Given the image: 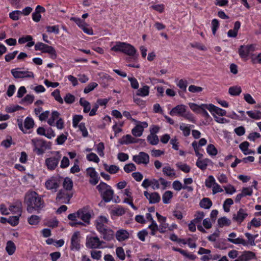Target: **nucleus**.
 Listing matches in <instances>:
<instances>
[{
    "mask_svg": "<svg viewBox=\"0 0 261 261\" xmlns=\"http://www.w3.org/2000/svg\"><path fill=\"white\" fill-rule=\"evenodd\" d=\"M24 203L27 205L29 213L36 212L39 213L44 207V202L42 196L34 191H28L25 194Z\"/></svg>",
    "mask_w": 261,
    "mask_h": 261,
    "instance_id": "f257e3e1",
    "label": "nucleus"
},
{
    "mask_svg": "<svg viewBox=\"0 0 261 261\" xmlns=\"http://www.w3.org/2000/svg\"><path fill=\"white\" fill-rule=\"evenodd\" d=\"M96 189L101 193L105 202H109L112 199L114 192L110 186L103 182H101L97 186Z\"/></svg>",
    "mask_w": 261,
    "mask_h": 261,
    "instance_id": "f03ea898",
    "label": "nucleus"
},
{
    "mask_svg": "<svg viewBox=\"0 0 261 261\" xmlns=\"http://www.w3.org/2000/svg\"><path fill=\"white\" fill-rule=\"evenodd\" d=\"M51 154V156L45 160V164L50 171L54 170L57 168L62 157L60 151H54Z\"/></svg>",
    "mask_w": 261,
    "mask_h": 261,
    "instance_id": "7ed1b4c3",
    "label": "nucleus"
},
{
    "mask_svg": "<svg viewBox=\"0 0 261 261\" xmlns=\"http://www.w3.org/2000/svg\"><path fill=\"white\" fill-rule=\"evenodd\" d=\"M115 51H119L127 55H133L137 53L136 49L131 44L125 42H116Z\"/></svg>",
    "mask_w": 261,
    "mask_h": 261,
    "instance_id": "20e7f679",
    "label": "nucleus"
},
{
    "mask_svg": "<svg viewBox=\"0 0 261 261\" xmlns=\"http://www.w3.org/2000/svg\"><path fill=\"white\" fill-rule=\"evenodd\" d=\"M61 183L60 176H52L48 179L45 182V187L48 190L53 192H56L60 187Z\"/></svg>",
    "mask_w": 261,
    "mask_h": 261,
    "instance_id": "39448f33",
    "label": "nucleus"
},
{
    "mask_svg": "<svg viewBox=\"0 0 261 261\" xmlns=\"http://www.w3.org/2000/svg\"><path fill=\"white\" fill-rule=\"evenodd\" d=\"M35 50H40L42 53H48L53 59L57 58V54L55 49L51 46H49L43 43L37 42L35 45Z\"/></svg>",
    "mask_w": 261,
    "mask_h": 261,
    "instance_id": "423d86ee",
    "label": "nucleus"
},
{
    "mask_svg": "<svg viewBox=\"0 0 261 261\" xmlns=\"http://www.w3.org/2000/svg\"><path fill=\"white\" fill-rule=\"evenodd\" d=\"M72 196L73 193L71 191L61 189L58 192L56 200L61 203L69 204Z\"/></svg>",
    "mask_w": 261,
    "mask_h": 261,
    "instance_id": "0eeeda50",
    "label": "nucleus"
},
{
    "mask_svg": "<svg viewBox=\"0 0 261 261\" xmlns=\"http://www.w3.org/2000/svg\"><path fill=\"white\" fill-rule=\"evenodd\" d=\"M19 68L12 69L11 72L14 78H34V73L31 71H20Z\"/></svg>",
    "mask_w": 261,
    "mask_h": 261,
    "instance_id": "6e6552de",
    "label": "nucleus"
},
{
    "mask_svg": "<svg viewBox=\"0 0 261 261\" xmlns=\"http://www.w3.org/2000/svg\"><path fill=\"white\" fill-rule=\"evenodd\" d=\"M255 50V46L253 44L241 45L238 50V53L242 59H246L250 52Z\"/></svg>",
    "mask_w": 261,
    "mask_h": 261,
    "instance_id": "1a4fd4ad",
    "label": "nucleus"
},
{
    "mask_svg": "<svg viewBox=\"0 0 261 261\" xmlns=\"http://www.w3.org/2000/svg\"><path fill=\"white\" fill-rule=\"evenodd\" d=\"M148 127V123L145 122H139V124L132 129V133L133 135L136 137H139L142 135L144 129Z\"/></svg>",
    "mask_w": 261,
    "mask_h": 261,
    "instance_id": "9d476101",
    "label": "nucleus"
},
{
    "mask_svg": "<svg viewBox=\"0 0 261 261\" xmlns=\"http://www.w3.org/2000/svg\"><path fill=\"white\" fill-rule=\"evenodd\" d=\"M248 215V214L246 210L240 208L236 214L233 215L232 220L233 221L240 224Z\"/></svg>",
    "mask_w": 261,
    "mask_h": 261,
    "instance_id": "9b49d317",
    "label": "nucleus"
},
{
    "mask_svg": "<svg viewBox=\"0 0 261 261\" xmlns=\"http://www.w3.org/2000/svg\"><path fill=\"white\" fill-rule=\"evenodd\" d=\"M80 248V234L79 231H76L73 233L71 238L70 249L72 250L78 251Z\"/></svg>",
    "mask_w": 261,
    "mask_h": 261,
    "instance_id": "f8f14e48",
    "label": "nucleus"
},
{
    "mask_svg": "<svg viewBox=\"0 0 261 261\" xmlns=\"http://www.w3.org/2000/svg\"><path fill=\"white\" fill-rule=\"evenodd\" d=\"M133 160L138 164H144L146 165L149 162V156L147 153L144 152H140L138 155H134Z\"/></svg>",
    "mask_w": 261,
    "mask_h": 261,
    "instance_id": "ddd939ff",
    "label": "nucleus"
},
{
    "mask_svg": "<svg viewBox=\"0 0 261 261\" xmlns=\"http://www.w3.org/2000/svg\"><path fill=\"white\" fill-rule=\"evenodd\" d=\"M77 217L85 223L89 224L91 213L87 208L84 207L77 212Z\"/></svg>",
    "mask_w": 261,
    "mask_h": 261,
    "instance_id": "4468645a",
    "label": "nucleus"
},
{
    "mask_svg": "<svg viewBox=\"0 0 261 261\" xmlns=\"http://www.w3.org/2000/svg\"><path fill=\"white\" fill-rule=\"evenodd\" d=\"M102 242L97 237H90L88 239L86 242V246L88 248L93 249L100 247Z\"/></svg>",
    "mask_w": 261,
    "mask_h": 261,
    "instance_id": "2eb2a0df",
    "label": "nucleus"
},
{
    "mask_svg": "<svg viewBox=\"0 0 261 261\" xmlns=\"http://www.w3.org/2000/svg\"><path fill=\"white\" fill-rule=\"evenodd\" d=\"M144 195L149 200V203H156L159 202L161 200V197L157 192L150 194L147 191H144Z\"/></svg>",
    "mask_w": 261,
    "mask_h": 261,
    "instance_id": "dca6fc26",
    "label": "nucleus"
},
{
    "mask_svg": "<svg viewBox=\"0 0 261 261\" xmlns=\"http://www.w3.org/2000/svg\"><path fill=\"white\" fill-rule=\"evenodd\" d=\"M187 107L185 105H177L170 111L169 114L171 116L178 115L182 117Z\"/></svg>",
    "mask_w": 261,
    "mask_h": 261,
    "instance_id": "f3484780",
    "label": "nucleus"
},
{
    "mask_svg": "<svg viewBox=\"0 0 261 261\" xmlns=\"http://www.w3.org/2000/svg\"><path fill=\"white\" fill-rule=\"evenodd\" d=\"M255 254L250 251H245L239 256V259L241 261H249L255 258Z\"/></svg>",
    "mask_w": 261,
    "mask_h": 261,
    "instance_id": "a211bd4d",
    "label": "nucleus"
},
{
    "mask_svg": "<svg viewBox=\"0 0 261 261\" xmlns=\"http://www.w3.org/2000/svg\"><path fill=\"white\" fill-rule=\"evenodd\" d=\"M115 237L118 241L122 242L129 238V233L125 229H119L116 232Z\"/></svg>",
    "mask_w": 261,
    "mask_h": 261,
    "instance_id": "6ab92c4d",
    "label": "nucleus"
},
{
    "mask_svg": "<svg viewBox=\"0 0 261 261\" xmlns=\"http://www.w3.org/2000/svg\"><path fill=\"white\" fill-rule=\"evenodd\" d=\"M211 161L208 159H204L203 160L198 159L196 163V165L202 170H205L208 164Z\"/></svg>",
    "mask_w": 261,
    "mask_h": 261,
    "instance_id": "aec40b11",
    "label": "nucleus"
},
{
    "mask_svg": "<svg viewBox=\"0 0 261 261\" xmlns=\"http://www.w3.org/2000/svg\"><path fill=\"white\" fill-rule=\"evenodd\" d=\"M22 203L21 202H17L15 204L9 206V210L14 214L21 216L22 210H21Z\"/></svg>",
    "mask_w": 261,
    "mask_h": 261,
    "instance_id": "412c9836",
    "label": "nucleus"
},
{
    "mask_svg": "<svg viewBox=\"0 0 261 261\" xmlns=\"http://www.w3.org/2000/svg\"><path fill=\"white\" fill-rule=\"evenodd\" d=\"M150 88L148 86L144 85L136 91V95L142 97L148 96L149 93Z\"/></svg>",
    "mask_w": 261,
    "mask_h": 261,
    "instance_id": "4be33fe9",
    "label": "nucleus"
},
{
    "mask_svg": "<svg viewBox=\"0 0 261 261\" xmlns=\"http://www.w3.org/2000/svg\"><path fill=\"white\" fill-rule=\"evenodd\" d=\"M212 201L209 198H203L199 202V206L201 208L207 210L210 209L212 206Z\"/></svg>",
    "mask_w": 261,
    "mask_h": 261,
    "instance_id": "5701e85b",
    "label": "nucleus"
},
{
    "mask_svg": "<svg viewBox=\"0 0 261 261\" xmlns=\"http://www.w3.org/2000/svg\"><path fill=\"white\" fill-rule=\"evenodd\" d=\"M32 143L35 148H46V142L43 139L34 138L32 140Z\"/></svg>",
    "mask_w": 261,
    "mask_h": 261,
    "instance_id": "b1692460",
    "label": "nucleus"
},
{
    "mask_svg": "<svg viewBox=\"0 0 261 261\" xmlns=\"http://www.w3.org/2000/svg\"><path fill=\"white\" fill-rule=\"evenodd\" d=\"M173 250L175 251H177L181 253L185 257L188 258L191 260H195L196 258V256L194 254H189L187 251L182 250L180 248L173 247Z\"/></svg>",
    "mask_w": 261,
    "mask_h": 261,
    "instance_id": "393cba45",
    "label": "nucleus"
},
{
    "mask_svg": "<svg viewBox=\"0 0 261 261\" xmlns=\"http://www.w3.org/2000/svg\"><path fill=\"white\" fill-rule=\"evenodd\" d=\"M6 250L9 255L13 254L16 250V246L12 241L7 242L6 247Z\"/></svg>",
    "mask_w": 261,
    "mask_h": 261,
    "instance_id": "a878e982",
    "label": "nucleus"
},
{
    "mask_svg": "<svg viewBox=\"0 0 261 261\" xmlns=\"http://www.w3.org/2000/svg\"><path fill=\"white\" fill-rule=\"evenodd\" d=\"M163 172L164 174L170 177L175 176V172L174 169L172 168L169 166H166L163 167Z\"/></svg>",
    "mask_w": 261,
    "mask_h": 261,
    "instance_id": "bb28decb",
    "label": "nucleus"
},
{
    "mask_svg": "<svg viewBox=\"0 0 261 261\" xmlns=\"http://www.w3.org/2000/svg\"><path fill=\"white\" fill-rule=\"evenodd\" d=\"M63 190L70 191L73 188V182L71 179L69 177H66L63 183Z\"/></svg>",
    "mask_w": 261,
    "mask_h": 261,
    "instance_id": "cd10ccee",
    "label": "nucleus"
},
{
    "mask_svg": "<svg viewBox=\"0 0 261 261\" xmlns=\"http://www.w3.org/2000/svg\"><path fill=\"white\" fill-rule=\"evenodd\" d=\"M209 108L212 109V113L215 112L219 116H224L226 115V111L225 110L217 107L213 104H211Z\"/></svg>",
    "mask_w": 261,
    "mask_h": 261,
    "instance_id": "c85d7f7f",
    "label": "nucleus"
},
{
    "mask_svg": "<svg viewBox=\"0 0 261 261\" xmlns=\"http://www.w3.org/2000/svg\"><path fill=\"white\" fill-rule=\"evenodd\" d=\"M218 224L220 227L229 226L231 224V220L226 217H223L218 219Z\"/></svg>",
    "mask_w": 261,
    "mask_h": 261,
    "instance_id": "c756f323",
    "label": "nucleus"
},
{
    "mask_svg": "<svg viewBox=\"0 0 261 261\" xmlns=\"http://www.w3.org/2000/svg\"><path fill=\"white\" fill-rule=\"evenodd\" d=\"M227 241L234 244L239 245L241 244L244 246H246V241L242 238L238 237L236 239L228 238Z\"/></svg>",
    "mask_w": 261,
    "mask_h": 261,
    "instance_id": "7c9ffc66",
    "label": "nucleus"
},
{
    "mask_svg": "<svg viewBox=\"0 0 261 261\" xmlns=\"http://www.w3.org/2000/svg\"><path fill=\"white\" fill-rule=\"evenodd\" d=\"M242 92L241 88L240 86H232L229 88L228 92L232 96H238Z\"/></svg>",
    "mask_w": 261,
    "mask_h": 261,
    "instance_id": "2f4dec72",
    "label": "nucleus"
},
{
    "mask_svg": "<svg viewBox=\"0 0 261 261\" xmlns=\"http://www.w3.org/2000/svg\"><path fill=\"white\" fill-rule=\"evenodd\" d=\"M247 114L251 118L258 120L261 119V112L259 111H249Z\"/></svg>",
    "mask_w": 261,
    "mask_h": 261,
    "instance_id": "473e14b6",
    "label": "nucleus"
},
{
    "mask_svg": "<svg viewBox=\"0 0 261 261\" xmlns=\"http://www.w3.org/2000/svg\"><path fill=\"white\" fill-rule=\"evenodd\" d=\"M210 106H211V103L202 104V107L200 110V113L202 114V116L205 118H208L210 117V115L206 111V109H207L211 113H212V109L209 108Z\"/></svg>",
    "mask_w": 261,
    "mask_h": 261,
    "instance_id": "72a5a7b5",
    "label": "nucleus"
},
{
    "mask_svg": "<svg viewBox=\"0 0 261 261\" xmlns=\"http://www.w3.org/2000/svg\"><path fill=\"white\" fill-rule=\"evenodd\" d=\"M147 140L149 143L152 145L158 144L159 142L158 136L152 133L147 136Z\"/></svg>",
    "mask_w": 261,
    "mask_h": 261,
    "instance_id": "f704fd0d",
    "label": "nucleus"
},
{
    "mask_svg": "<svg viewBox=\"0 0 261 261\" xmlns=\"http://www.w3.org/2000/svg\"><path fill=\"white\" fill-rule=\"evenodd\" d=\"M173 197V193L170 191H166L163 195V201L164 203L167 204L170 203L171 199Z\"/></svg>",
    "mask_w": 261,
    "mask_h": 261,
    "instance_id": "c9c22d12",
    "label": "nucleus"
},
{
    "mask_svg": "<svg viewBox=\"0 0 261 261\" xmlns=\"http://www.w3.org/2000/svg\"><path fill=\"white\" fill-rule=\"evenodd\" d=\"M41 220L39 216L37 215H32L28 219V223L32 225H35L39 223Z\"/></svg>",
    "mask_w": 261,
    "mask_h": 261,
    "instance_id": "e433bc0d",
    "label": "nucleus"
},
{
    "mask_svg": "<svg viewBox=\"0 0 261 261\" xmlns=\"http://www.w3.org/2000/svg\"><path fill=\"white\" fill-rule=\"evenodd\" d=\"M34 122L32 118L27 117L24 122V126L26 130L33 127Z\"/></svg>",
    "mask_w": 261,
    "mask_h": 261,
    "instance_id": "4c0bfd02",
    "label": "nucleus"
},
{
    "mask_svg": "<svg viewBox=\"0 0 261 261\" xmlns=\"http://www.w3.org/2000/svg\"><path fill=\"white\" fill-rule=\"evenodd\" d=\"M103 238L107 241L111 240L114 237L113 231L111 229H107L102 233Z\"/></svg>",
    "mask_w": 261,
    "mask_h": 261,
    "instance_id": "58836bf2",
    "label": "nucleus"
},
{
    "mask_svg": "<svg viewBox=\"0 0 261 261\" xmlns=\"http://www.w3.org/2000/svg\"><path fill=\"white\" fill-rule=\"evenodd\" d=\"M132 137L130 135L123 136L119 140L118 142L120 145L131 144Z\"/></svg>",
    "mask_w": 261,
    "mask_h": 261,
    "instance_id": "ea45409f",
    "label": "nucleus"
},
{
    "mask_svg": "<svg viewBox=\"0 0 261 261\" xmlns=\"http://www.w3.org/2000/svg\"><path fill=\"white\" fill-rule=\"evenodd\" d=\"M245 236L247 239V241H246V246L248 245L255 246V240L254 237H253V235L249 232H245Z\"/></svg>",
    "mask_w": 261,
    "mask_h": 261,
    "instance_id": "a19ab883",
    "label": "nucleus"
},
{
    "mask_svg": "<svg viewBox=\"0 0 261 261\" xmlns=\"http://www.w3.org/2000/svg\"><path fill=\"white\" fill-rule=\"evenodd\" d=\"M80 103L84 108V112L88 113L90 111V103L88 101L84 100L83 98H81L80 100Z\"/></svg>",
    "mask_w": 261,
    "mask_h": 261,
    "instance_id": "79ce46f5",
    "label": "nucleus"
},
{
    "mask_svg": "<svg viewBox=\"0 0 261 261\" xmlns=\"http://www.w3.org/2000/svg\"><path fill=\"white\" fill-rule=\"evenodd\" d=\"M51 95L55 98V100L60 103H63V99L60 95V91L58 89H56L51 94Z\"/></svg>",
    "mask_w": 261,
    "mask_h": 261,
    "instance_id": "37998d69",
    "label": "nucleus"
},
{
    "mask_svg": "<svg viewBox=\"0 0 261 261\" xmlns=\"http://www.w3.org/2000/svg\"><path fill=\"white\" fill-rule=\"evenodd\" d=\"M20 216H15L10 217L7 220V222L10 224L12 226H16L19 223V217Z\"/></svg>",
    "mask_w": 261,
    "mask_h": 261,
    "instance_id": "c03bdc74",
    "label": "nucleus"
},
{
    "mask_svg": "<svg viewBox=\"0 0 261 261\" xmlns=\"http://www.w3.org/2000/svg\"><path fill=\"white\" fill-rule=\"evenodd\" d=\"M195 218L192 220L193 222H195L196 223H198L201 222L202 219L204 217V213L203 212L197 211L195 214Z\"/></svg>",
    "mask_w": 261,
    "mask_h": 261,
    "instance_id": "a18cd8bd",
    "label": "nucleus"
},
{
    "mask_svg": "<svg viewBox=\"0 0 261 261\" xmlns=\"http://www.w3.org/2000/svg\"><path fill=\"white\" fill-rule=\"evenodd\" d=\"M179 128L182 131V133L184 136L187 137L190 135V128L189 126L186 125L184 123H181L180 124Z\"/></svg>",
    "mask_w": 261,
    "mask_h": 261,
    "instance_id": "49530a36",
    "label": "nucleus"
},
{
    "mask_svg": "<svg viewBox=\"0 0 261 261\" xmlns=\"http://www.w3.org/2000/svg\"><path fill=\"white\" fill-rule=\"evenodd\" d=\"M117 256L121 260H123L125 258L124 249L121 247H117L116 250Z\"/></svg>",
    "mask_w": 261,
    "mask_h": 261,
    "instance_id": "de8ad7c7",
    "label": "nucleus"
},
{
    "mask_svg": "<svg viewBox=\"0 0 261 261\" xmlns=\"http://www.w3.org/2000/svg\"><path fill=\"white\" fill-rule=\"evenodd\" d=\"M206 151L210 155L213 156L216 155L218 152L217 148L213 144H209L207 146Z\"/></svg>",
    "mask_w": 261,
    "mask_h": 261,
    "instance_id": "09e8293b",
    "label": "nucleus"
},
{
    "mask_svg": "<svg viewBox=\"0 0 261 261\" xmlns=\"http://www.w3.org/2000/svg\"><path fill=\"white\" fill-rule=\"evenodd\" d=\"M176 166L185 173H189L190 171V167L186 164L177 163Z\"/></svg>",
    "mask_w": 261,
    "mask_h": 261,
    "instance_id": "8fccbe9b",
    "label": "nucleus"
},
{
    "mask_svg": "<svg viewBox=\"0 0 261 261\" xmlns=\"http://www.w3.org/2000/svg\"><path fill=\"white\" fill-rule=\"evenodd\" d=\"M83 116L81 115H75L73 116L72 119L73 127L74 128L77 127L79 126V123L83 119Z\"/></svg>",
    "mask_w": 261,
    "mask_h": 261,
    "instance_id": "3c124183",
    "label": "nucleus"
},
{
    "mask_svg": "<svg viewBox=\"0 0 261 261\" xmlns=\"http://www.w3.org/2000/svg\"><path fill=\"white\" fill-rule=\"evenodd\" d=\"M98 86L97 84L95 82H92L88 85L87 86H86L84 90V92L86 94H87L91 92V91L93 90L95 88H96Z\"/></svg>",
    "mask_w": 261,
    "mask_h": 261,
    "instance_id": "603ef678",
    "label": "nucleus"
},
{
    "mask_svg": "<svg viewBox=\"0 0 261 261\" xmlns=\"http://www.w3.org/2000/svg\"><path fill=\"white\" fill-rule=\"evenodd\" d=\"M20 15H21V11L15 10L10 13L9 17L13 20H17L19 18Z\"/></svg>",
    "mask_w": 261,
    "mask_h": 261,
    "instance_id": "864d4df0",
    "label": "nucleus"
},
{
    "mask_svg": "<svg viewBox=\"0 0 261 261\" xmlns=\"http://www.w3.org/2000/svg\"><path fill=\"white\" fill-rule=\"evenodd\" d=\"M190 109L195 113H200V110L202 109V104L198 105L194 103H189V104Z\"/></svg>",
    "mask_w": 261,
    "mask_h": 261,
    "instance_id": "5fc2aeb1",
    "label": "nucleus"
},
{
    "mask_svg": "<svg viewBox=\"0 0 261 261\" xmlns=\"http://www.w3.org/2000/svg\"><path fill=\"white\" fill-rule=\"evenodd\" d=\"M75 99V96L70 93H67L64 98L65 102L68 104L73 103Z\"/></svg>",
    "mask_w": 261,
    "mask_h": 261,
    "instance_id": "6e6d98bb",
    "label": "nucleus"
},
{
    "mask_svg": "<svg viewBox=\"0 0 261 261\" xmlns=\"http://www.w3.org/2000/svg\"><path fill=\"white\" fill-rule=\"evenodd\" d=\"M46 29L48 33H54L56 34H58L59 33V27L58 25L47 26L46 27Z\"/></svg>",
    "mask_w": 261,
    "mask_h": 261,
    "instance_id": "4d7b16f0",
    "label": "nucleus"
},
{
    "mask_svg": "<svg viewBox=\"0 0 261 261\" xmlns=\"http://www.w3.org/2000/svg\"><path fill=\"white\" fill-rule=\"evenodd\" d=\"M136 170V167L133 163H129L124 167V170L126 173H129Z\"/></svg>",
    "mask_w": 261,
    "mask_h": 261,
    "instance_id": "13d9d810",
    "label": "nucleus"
},
{
    "mask_svg": "<svg viewBox=\"0 0 261 261\" xmlns=\"http://www.w3.org/2000/svg\"><path fill=\"white\" fill-rule=\"evenodd\" d=\"M87 159L89 161H92L95 163H98L99 159L94 153H90L87 155Z\"/></svg>",
    "mask_w": 261,
    "mask_h": 261,
    "instance_id": "bf43d9fd",
    "label": "nucleus"
},
{
    "mask_svg": "<svg viewBox=\"0 0 261 261\" xmlns=\"http://www.w3.org/2000/svg\"><path fill=\"white\" fill-rule=\"evenodd\" d=\"M182 117L191 122L193 123L195 122V120L193 115L189 111H187V109L186 110V112L183 114Z\"/></svg>",
    "mask_w": 261,
    "mask_h": 261,
    "instance_id": "052dcab7",
    "label": "nucleus"
},
{
    "mask_svg": "<svg viewBox=\"0 0 261 261\" xmlns=\"http://www.w3.org/2000/svg\"><path fill=\"white\" fill-rule=\"evenodd\" d=\"M205 184L206 187L210 188L213 185L214 186V184L216 183L215 182V179L214 177L212 175H210L208 179H206Z\"/></svg>",
    "mask_w": 261,
    "mask_h": 261,
    "instance_id": "680f3d73",
    "label": "nucleus"
},
{
    "mask_svg": "<svg viewBox=\"0 0 261 261\" xmlns=\"http://www.w3.org/2000/svg\"><path fill=\"white\" fill-rule=\"evenodd\" d=\"M212 32L214 35H216V31L219 27V21L217 19H214L212 21Z\"/></svg>",
    "mask_w": 261,
    "mask_h": 261,
    "instance_id": "e2e57ef3",
    "label": "nucleus"
},
{
    "mask_svg": "<svg viewBox=\"0 0 261 261\" xmlns=\"http://www.w3.org/2000/svg\"><path fill=\"white\" fill-rule=\"evenodd\" d=\"M252 193H253V191H252V187L243 188L242 190V192H241L243 197H245L246 196H251L252 194Z\"/></svg>",
    "mask_w": 261,
    "mask_h": 261,
    "instance_id": "0e129e2a",
    "label": "nucleus"
},
{
    "mask_svg": "<svg viewBox=\"0 0 261 261\" xmlns=\"http://www.w3.org/2000/svg\"><path fill=\"white\" fill-rule=\"evenodd\" d=\"M188 90L192 93L200 92L202 91L203 89L201 87L196 86L194 85H191L189 87Z\"/></svg>",
    "mask_w": 261,
    "mask_h": 261,
    "instance_id": "69168bd1",
    "label": "nucleus"
},
{
    "mask_svg": "<svg viewBox=\"0 0 261 261\" xmlns=\"http://www.w3.org/2000/svg\"><path fill=\"white\" fill-rule=\"evenodd\" d=\"M260 137L261 135L259 133L257 132H253L249 134L247 138L251 141H254L256 139L259 138Z\"/></svg>",
    "mask_w": 261,
    "mask_h": 261,
    "instance_id": "338daca9",
    "label": "nucleus"
},
{
    "mask_svg": "<svg viewBox=\"0 0 261 261\" xmlns=\"http://www.w3.org/2000/svg\"><path fill=\"white\" fill-rule=\"evenodd\" d=\"M224 188L227 194L231 195L236 192V189L234 187L230 184L224 187Z\"/></svg>",
    "mask_w": 261,
    "mask_h": 261,
    "instance_id": "774afa93",
    "label": "nucleus"
}]
</instances>
